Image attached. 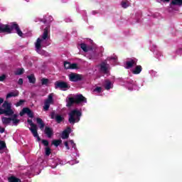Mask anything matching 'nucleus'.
Here are the masks:
<instances>
[{
  "label": "nucleus",
  "mask_w": 182,
  "mask_h": 182,
  "mask_svg": "<svg viewBox=\"0 0 182 182\" xmlns=\"http://www.w3.org/2000/svg\"><path fill=\"white\" fill-rule=\"evenodd\" d=\"M53 21V17L49 16L48 17H44L43 23L41 26V29H43L44 32L42 36H41L35 43L36 50L39 55L42 56H48L49 54L48 52L43 50L42 48H46L50 45V40L49 37V31L50 29V26L49 25L50 22Z\"/></svg>",
  "instance_id": "obj_1"
},
{
  "label": "nucleus",
  "mask_w": 182,
  "mask_h": 182,
  "mask_svg": "<svg viewBox=\"0 0 182 182\" xmlns=\"http://www.w3.org/2000/svg\"><path fill=\"white\" fill-rule=\"evenodd\" d=\"M15 31L18 36H23V33L21 31L19 25L14 22L10 25L0 24V33H12Z\"/></svg>",
  "instance_id": "obj_2"
},
{
  "label": "nucleus",
  "mask_w": 182,
  "mask_h": 182,
  "mask_svg": "<svg viewBox=\"0 0 182 182\" xmlns=\"http://www.w3.org/2000/svg\"><path fill=\"white\" fill-rule=\"evenodd\" d=\"M125 68L126 69H132V72L134 75H139L143 70L141 65H137V59L136 58L128 60L125 63Z\"/></svg>",
  "instance_id": "obj_3"
},
{
  "label": "nucleus",
  "mask_w": 182,
  "mask_h": 182,
  "mask_svg": "<svg viewBox=\"0 0 182 182\" xmlns=\"http://www.w3.org/2000/svg\"><path fill=\"white\" fill-rule=\"evenodd\" d=\"M73 103H76V105H80V106H83L85 103H87V100H86V97L82 95V94H78L74 95L73 97H68L67 106L70 107V106H72Z\"/></svg>",
  "instance_id": "obj_4"
},
{
  "label": "nucleus",
  "mask_w": 182,
  "mask_h": 182,
  "mask_svg": "<svg viewBox=\"0 0 182 182\" xmlns=\"http://www.w3.org/2000/svg\"><path fill=\"white\" fill-rule=\"evenodd\" d=\"M68 116V122L70 124L79 123V122H80V117H82V109L75 108L70 112Z\"/></svg>",
  "instance_id": "obj_5"
},
{
  "label": "nucleus",
  "mask_w": 182,
  "mask_h": 182,
  "mask_svg": "<svg viewBox=\"0 0 182 182\" xmlns=\"http://www.w3.org/2000/svg\"><path fill=\"white\" fill-rule=\"evenodd\" d=\"M2 107L3 109L0 107V114H6V116H12L14 114L11 103L5 101L2 105Z\"/></svg>",
  "instance_id": "obj_6"
},
{
  "label": "nucleus",
  "mask_w": 182,
  "mask_h": 182,
  "mask_svg": "<svg viewBox=\"0 0 182 182\" xmlns=\"http://www.w3.org/2000/svg\"><path fill=\"white\" fill-rule=\"evenodd\" d=\"M27 122L31 126V127H29V130L31 132L33 137L37 139V141H41V137H39V134H38V126L33 124L32 119H28Z\"/></svg>",
  "instance_id": "obj_7"
},
{
  "label": "nucleus",
  "mask_w": 182,
  "mask_h": 182,
  "mask_svg": "<svg viewBox=\"0 0 182 182\" xmlns=\"http://www.w3.org/2000/svg\"><path fill=\"white\" fill-rule=\"evenodd\" d=\"M55 89H60V90H63L64 92L66 90H69V89H70V85L63 81L55 82Z\"/></svg>",
  "instance_id": "obj_8"
},
{
  "label": "nucleus",
  "mask_w": 182,
  "mask_h": 182,
  "mask_svg": "<svg viewBox=\"0 0 182 182\" xmlns=\"http://www.w3.org/2000/svg\"><path fill=\"white\" fill-rule=\"evenodd\" d=\"M128 90H139L140 86L137 84V82L134 80H128L126 85Z\"/></svg>",
  "instance_id": "obj_9"
},
{
  "label": "nucleus",
  "mask_w": 182,
  "mask_h": 182,
  "mask_svg": "<svg viewBox=\"0 0 182 182\" xmlns=\"http://www.w3.org/2000/svg\"><path fill=\"white\" fill-rule=\"evenodd\" d=\"M42 164V161L38 159V162L34 163L31 166L28 168V172L26 173L27 176H31L33 171H36V168H39Z\"/></svg>",
  "instance_id": "obj_10"
},
{
  "label": "nucleus",
  "mask_w": 182,
  "mask_h": 182,
  "mask_svg": "<svg viewBox=\"0 0 182 182\" xmlns=\"http://www.w3.org/2000/svg\"><path fill=\"white\" fill-rule=\"evenodd\" d=\"M50 105H53V93L49 94L48 99L44 102L43 109L46 112L49 110V107H50Z\"/></svg>",
  "instance_id": "obj_11"
},
{
  "label": "nucleus",
  "mask_w": 182,
  "mask_h": 182,
  "mask_svg": "<svg viewBox=\"0 0 182 182\" xmlns=\"http://www.w3.org/2000/svg\"><path fill=\"white\" fill-rule=\"evenodd\" d=\"M98 68L102 73H109V68H110V65L107 64V61L105 60L101 63V64L98 65Z\"/></svg>",
  "instance_id": "obj_12"
},
{
  "label": "nucleus",
  "mask_w": 182,
  "mask_h": 182,
  "mask_svg": "<svg viewBox=\"0 0 182 182\" xmlns=\"http://www.w3.org/2000/svg\"><path fill=\"white\" fill-rule=\"evenodd\" d=\"M68 77L70 82H79V80H82V75L75 73L68 75Z\"/></svg>",
  "instance_id": "obj_13"
},
{
  "label": "nucleus",
  "mask_w": 182,
  "mask_h": 182,
  "mask_svg": "<svg viewBox=\"0 0 182 182\" xmlns=\"http://www.w3.org/2000/svg\"><path fill=\"white\" fill-rule=\"evenodd\" d=\"M51 119H55L57 123H62V121L64 120V117L62 115L56 114L55 112H52L50 114Z\"/></svg>",
  "instance_id": "obj_14"
},
{
  "label": "nucleus",
  "mask_w": 182,
  "mask_h": 182,
  "mask_svg": "<svg viewBox=\"0 0 182 182\" xmlns=\"http://www.w3.org/2000/svg\"><path fill=\"white\" fill-rule=\"evenodd\" d=\"M67 150H70V147H72L73 149H74V150L75 151H77V149H76V144H75V142L73 141V140H70L68 141H65L64 143Z\"/></svg>",
  "instance_id": "obj_15"
},
{
  "label": "nucleus",
  "mask_w": 182,
  "mask_h": 182,
  "mask_svg": "<svg viewBox=\"0 0 182 182\" xmlns=\"http://www.w3.org/2000/svg\"><path fill=\"white\" fill-rule=\"evenodd\" d=\"M64 68L65 69H79V67L77 66V63H73L65 61L64 62Z\"/></svg>",
  "instance_id": "obj_16"
},
{
  "label": "nucleus",
  "mask_w": 182,
  "mask_h": 182,
  "mask_svg": "<svg viewBox=\"0 0 182 182\" xmlns=\"http://www.w3.org/2000/svg\"><path fill=\"white\" fill-rule=\"evenodd\" d=\"M102 86L106 90H110V89H113V84L110 80H105L102 84Z\"/></svg>",
  "instance_id": "obj_17"
},
{
  "label": "nucleus",
  "mask_w": 182,
  "mask_h": 182,
  "mask_svg": "<svg viewBox=\"0 0 182 182\" xmlns=\"http://www.w3.org/2000/svg\"><path fill=\"white\" fill-rule=\"evenodd\" d=\"M24 114H28V117L31 119L33 117V112L29 108H23L22 112H20V116H23Z\"/></svg>",
  "instance_id": "obj_18"
},
{
  "label": "nucleus",
  "mask_w": 182,
  "mask_h": 182,
  "mask_svg": "<svg viewBox=\"0 0 182 182\" xmlns=\"http://www.w3.org/2000/svg\"><path fill=\"white\" fill-rule=\"evenodd\" d=\"M44 133L46 134V136L49 139H50V137H52V136H53V129H52V128H50V127H46Z\"/></svg>",
  "instance_id": "obj_19"
},
{
  "label": "nucleus",
  "mask_w": 182,
  "mask_h": 182,
  "mask_svg": "<svg viewBox=\"0 0 182 182\" xmlns=\"http://www.w3.org/2000/svg\"><path fill=\"white\" fill-rule=\"evenodd\" d=\"M156 46L152 45V47H151V50L152 52H154V53L157 59H160V58H161V56H162L161 53L160 51L156 50Z\"/></svg>",
  "instance_id": "obj_20"
},
{
  "label": "nucleus",
  "mask_w": 182,
  "mask_h": 182,
  "mask_svg": "<svg viewBox=\"0 0 182 182\" xmlns=\"http://www.w3.org/2000/svg\"><path fill=\"white\" fill-rule=\"evenodd\" d=\"M18 96H19V91L16 90L8 93L6 95V99H9L10 97H16Z\"/></svg>",
  "instance_id": "obj_21"
},
{
  "label": "nucleus",
  "mask_w": 182,
  "mask_h": 182,
  "mask_svg": "<svg viewBox=\"0 0 182 182\" xmlns=\"http://www.w3.org/2000/svg\"><path fill=\"white\" fill-rule=\"evenodd\" d=\"M71 130L72 129H70V127H68L65 130H64L62 133V139H68V137H69V134H70Z\"/></svg>",
  "instance_id": "obj_22"
},
{
  "label": "nucleus",
  "mask_w": 182,
  "mask_h": 182,
  "mask_svg": "<svg viewBox=\"0 0 182 182\" xmlns=\"http://www.w3.org/2000/svg\"><path fill=\"white\" fill-rule=\"evenodd\" d=\"M107 60H109V62H110V63H112V65H117V56L116 55H112L110 57H108L107 58Z\"/></svg>",
  "instance_id": "obj_23"
},
{
  "label": "nucleus",
  "mask_w": 182,
  "mask_h": 182,
  "mask_svg": "<svg viewBox=\"0 0 182 182\" xmlns=\"http://www.w3.org/2000/svg\"><path fill=\"white\" fill-rule=\"evenodd\" d=\"M182 5V0H171L170 6L171 8H173V6H181Z\"/></svg>",
  "instance_id": "obj_24"
},
{
  "label": "nucleus",
  "mask_w": 182,
  "mask_h": 182,
  "mask_svg": "<svg viewBox=\"0 0 182 182\" xmlns=\"http://www.w3.org/2000/svg\"><path fill=\"white\" fill-rule=\"evenodd\" d=\"M78 48H80L84 52H89L92 50V48L87 46L85 43H81L78 46Z\"/></svg>",
  "instance_id": "obj_25"
},
{
  "label": "nucleus",
  "mask_w": 182,
  "mask_h": 182,
  "mask_svg": "<svg viewBox=\"0 0 182 182\" xmlns=\"http://www.w3.org/2000/svg\"><path fill=\"white\" fill-rule=\"evenodd\" d=\"M132 5V3H130V1L129 0H122L121 2V6L126 9V8H129Z\"/></svg>",
  "instance_id": "obj_26"
},
{
  "label": "nucleus",
  "mask_w": 182,
  "mask_h": 182,
  "mask_svg": "<svg viewBox=\"0 0 182 182\" xmlns=\"http://www.w3.org/2000/svg\"><path fill=\"white\" fill-rule=\"evenodd\" d=\"M1 121H2L3 124L8 126V124H11V122H12V118H8V117H3L1 118Z\"/></svg>",
  "instance_id": "obj_27"
},
{
  "label": "nucleus",
  "mask_w": 182,
  "mask_h": 182,
  "mask_svg": "<svg viewBox=\"0 0 182 182\" xmlns=\"http://www.w3.org/2000/svg\"><path fill=\"white\" fill-rule=\"evenodd\" d=\"M36 122L39 125L40 129H43L45 127V123H43V121L41 118H37Z\"/></svg>",
  "instance_id": "obj_28"
},
{
  "label": "nucleus",
  "mask_w": 182,
  "mask_h": 182,
  "mask_svg": "<svg viewBox=\"0 0 182 182\" xmlns=\"http://www.w3.org/2000/svg\"><path fill=\"white\" fill-rule=\"evenodd\" d=\"M9 182H21V179L12 176L8 178Z\"/></svg>",
  "instance_id": "obj_29"
},
{
  "label": "nucleus",
  "mask_w": 182,
  "mask_h": 182,
  "mask_svg": "<svg viewBox=\"0 0 182 182\" xmlns=\"http://www.w3.org/2000/svg\"><path fill=\"white\" fill-rule=\"evenodd\" d=\"M17 115L14 114L11 118V122H13V124L14 126H18V123H19V119H16Z\"/></svg>",
  "instance_id": "obj_30"
},
{
  "label": "nucleus",
  "mask_w": 182,
  "mask_h": 182,
  "mask_svg": "<svg viewBox=\"0 0 182 182\" xmlns=\"http://www.w3.org/2000/svg\"><path fill=\"white\" fill-rule=\"evenodd\" d=\"M27 77L30 83H35V82H36V79L35 78V75H33V74L28 75Z\"/></svg>",
  "instance_id": "obj_31"
},
{
  "label": "nucleus",
  "mask_w": 182,
  "mask_h": 182,
  "mask_svg": "<svg viewBox=\"0 0 182 182\" xmlns=\"http://www.w3.org/2000/svg\"><path fill=\"white\" fill-rule=\"evenodd\" d=\"M23 72H24L23 68H18V69H17V70L14 72V73H15V75H16L17 76H19V75H22V74L23 73Z\"/></svg>",
  "instance_id": "obj_32"
},
{
  "label": "nucleus",
  "mask_w": 182,
  "mask_h": 182,
  "mask_svg": "<svg viewBox=\"0 0 182 182\" xmlns=\"http://www.w3.org/2000/svg\"><path fill=\"white\" fill-rule=\"evenodd\" d=\"M41 85L43 86H48L49 85V80L46 78L41 79Z\"/></svg>",
  "instance_id": "obj_33"
},
{
  "label": "nucleus",
  "mask_w": 182,
  "mask_h": 182,
  "mask_svg": "<svg viewBox=\"0 0 182 182\" xmlns=\"http://www.w3.org/2000/svg\"><path fill=\"white\" fill-rule=\"evenodd\" d=\"M149 73L151 75V77H157V76H159V75L157 74V72L153 70H149Z\"/></svg>",
  "instance_id": "obj_34"
},
{
  "label": "nucleus",
  "mask_w": 182,
  "mask_h": 182,
  "mask_svg": "<svg viewBox=\"0 0 182 182\" xmlns=\"http://www.w3.org/2000/svg\"><path fill=\"white\" fill-rule=\"evenodd\" d=\"M93 92L95 93H102V92H103V88H102V87H96Z\"/></svg>",
  "instance_id": "obj_35"
},
{
  "label": "nucleus",
  "mask_w": 182,
  "mask_h": 182,
  "mask_svg": "<svg viewBox=\"0 0 182 182\" xmlns=\"http://www.w3.org/2000/svg\"><path fill=\"white\" fill-rule=\"evenodd\" d=\"M60 143H62L61 140H53L52 141V144H53L54 146H55V147H58V146H59L60 144Z\"/></svg>",
  "instance_id": "obj_36"
},
{
  "label": "nucleus",
  "mask_w": 182,
  "mask_h": 182,
  "mask_svg": "<svg viewBox=\"0 0 182 182\" xmlns=\"http://www.w3.org/2000/svg\"><path fill=\"white\" fill-rule=\"evenodd\" d=\"M52 163L50 164V166L52 168H56V166H58V161L57 160H51Z\"/></svg>",
  "instance_id": "obj_37"
},
{
  "label": "nucleus",
  "mask_w": 182,
  "mask_h": 182,
  "mask_svg": "<svg viewBox=\"0 0 182 182\" xmlns=\"http://www.w3.org/2000/svg\"><path fill=\"white\" fill-rule=\"evenodd\" d=\"M5 147H6V144H5V142L1 141H0V150H4V149H5Z\"/></svg>",
  "instance_id": "obj_38"
},
{
  "label": "nucleus",
  "mask_w": 182,
  "mask_h": 182,
  "mask_svg": "<svg viewBox=\"0 0 182 182\" xmlns=\"http://www.w3.org/2000/svg\"><path fill=\"white\" fill-rule=\"evenodd\" d=\"M25 103V101L23 100H21L19 102H18L16 104V107H18V106H22Z\"/></svg>",
  "instance_id": "obj_39"
},
{
  "label": "nucleus",
  "mask_w": 182,
  "mask_h": 182,
  "mask_svg": "<svg viewBox=\"0 0 182 182\" xmlns=\"http://www.w3.org/2000/svg\"><path fill=\"white\" fill-rule=\"evenodd\" d=\"M50 155V148L46 147V156L48 157Z\"/></svg>",
  "instance_id": "obj_40"
},
{
  "label": "nucleus",
  "mask_w": 182,
  "mask_h": 182,
  "mask_svg": "<svg viewBox=\"0 0 182 182\" xmlns=\"http://www.w3.org/2000/svg\"><path fill=\"white\" fill-rule=\"evenodd\" d=\"M42 144H43V146H46V147H48V146H49V141H48V140L43 139L42 141Z\"/></svg>",
  "instance_id": "obj_41"
},
{
  "label": "nucleus",
  "mask_w": 182,
  "mask_h": 182,
  "mask_svg": "<svg viewBox=\"0 0 182 182\" xmlns=\"http://www.w3.org/2000/svg\"><path fill=\"white\" fill-rule=\"evenodd\" d=\"M5 79H6V75H2L1 76H0V82H4Z\"/></svg>",
  "instance_id": "obj_42"
},
{
  "label": "nucleus",
  "mask_w": 182,
  "mask_h": 182,
  "mask_svg": "<svg viewBox=\"0 0 182 182\" xmlns=\"http://www.w3.org/2000/svg\"><path fill=\"white\" fill-rule=\"evenodd\" d=\"M65 21L68 23L69 22H72V18H70V17H67L65 18Z\"/></svg>",
  "instance_id": "obj_43"
},
{
  "label": "nucleus",
  "mask_w": 182,
  "mask_h": 182,
  "mask_svg": "<svg viewBox=\"0 0 182 182\" xmlns=\"http://www.w3.org/2000/svg\"><path fill=\"white\" fill-rule=\"evenodd\" d=\"M18 85H23V80L22 78H20L18 81Z\"/></svg>",
  "instance_id": "obj_44"
},
{
  "label": "nucleus",
  "mask_w": 182,
  "mask_h": 182,
  "mask_svg": "<svg viewBox=\"0 0 182 182\" xmlns=\"http://www.w3.org/2000/svg\"><path fill=\"white\" fill-rule=\"evenodd\" d=\"M158 2H170V0H156Z\"/></svg>",
  "instance_id": "obj_45"
},
{
  "label": "nucleus",
  "mask_w": 182,
  "mask_h": 182,
  "mask_svg": "<svg viewBox=\"0 0 182 182\" xmlns=\"http://www.w3.org/2000/svg\"><path fill=\"white\" fill-rule=\"evenodd\" d=\"M181 51H182V48H178V50L176 51V53L180 55V53H181Z\"/></svg>",
  "instance_id": "obj_46"
},
{
  "label": "nucleus",
  "mask_w": 182,
  "mask_h": 182,
  "mask_svg": "<svg viewBox=\"0 0 182 182\" xmlns=\"http://www.w3.org/2000/svg\"><path fill=\"white\" fill-rule=\"evenodd\" d=\"M5 132V128L0 127V133H4Z\"/></svg>",
  "instance_id": "obj_47"
},
{
  "label": "nucleus",
  "mask_w": 182,
  "mask_h": 182,
  "mask_svg": "<svg viewBox=\"0 0 182 182\" xmlns=\"http://www.w3.org/2000/svg\"><path fill=\"white\" fill-rule=\"evenodd\" d=\"M77 163H79V161H70V164H72V165L76 164H77Z\"/></svg>",
  "instance_id": "obj_48"
},
{
  "label": "nucleus",
  "mask_w": 182,
  "mask_h": 182,
  "mask_svg": "<svg viewBox=\"0 0 182 182\" xmlns=\"http://www.w3.org/2000/svg\"><path fill=\"white\" fill-rule=\"evenodd\" d=\"M4 103V98H0V105H2Z\"/></svg>",
  "instance_id": "obj_49"
},
{
  "label": "nucleus",
  "mask_w": 182,
  "mask_h": 182,
  "mask_svg": "<svg viewBox=\"0 0 182 182\" xmlns=\"http://www.w3.org/2000/svg\"><path fill=\"white\" fill-rule=\"evenodd\" d=\"M23 182H31V181L28 180H24Z\"/></svg>",
  "instance_id": "obj_50"
},
{
  "label": "nucleus",
  "mask_w": 182,
  "mask_h": 182,
  "mask_svg": "<svg viewBox=\"0 0 182 182\" xmlns=\"http://www.w3.org/2000/svg\"><path fill=\"white\" fill-rule=\"evenodd\" d=\"M75 154L77 157H79V154H77V152H76Z\"/></svg>",
  "instance_id": "obj_51"
},
{
  "label": "nucleus",
  "mask_w": 182,
  "mask_h": 182,
  "mask_svg": "<svg viewBox=\"0 0 182 182\" xmlns=\"http://www.w3.org/2000/svg\"><path fill=\"white\" fill-rule=\"evenodd\" d=\"M26 2H29V0H26Z\"/></svg>",
  "instance_id": "obj_52"
}]
</instances>
